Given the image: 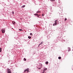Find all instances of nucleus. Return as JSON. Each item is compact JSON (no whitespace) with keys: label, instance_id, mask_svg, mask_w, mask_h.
Returning <instances> with one entry per match:
<instances>
[{"label":"nucleus","instance_id":"20","mask_svg":"<svg viewBox=\"0 0 73 73\" xmlns=\"http://www.w3.org/2000/svg\"><path fill=\"white\" fill-rule=\"evenodd\" d=\"M30 35H31V36H32V33H30Z\"/></svg>","mask_w":73,"mask_h":73},{"label":"nucleus","instance_id":"17","mask_svg":"<svg viewBox=\"0 0 73 73\" xmlns=\"http://www.w3.org/2000/svg\"><path fill=\"white\" fill-rule=\"evenodd\" d=\"M40 12V11H38L37 12V13H39Z\"/></svg>","mask_w":73,"mask_h":73},{"label":"nucleus","instance_id":"12","mask_svg":"<svg viewBox=\"0 0 73 73\" xmlns=\"http://www.w3.org/2000/svg\"><path fill=\"white\" fill-rule=\"evenodd\" d=\"M2 49V48H0V52H1Z\"/></svg>","mask_w":73,"mask_h":73},{"label":"nucleus","instance_id":"18","mask_svg":"<svg viewBox=\"0 0 73 73\" xmlns=\"http://www.w3.org/2000/svg\"><path fill=\"white\" fill-rule=\"evenodd\" d=\"M24 61H26L27 60H26V59H25V58H24Z\"/></svg>","mask_w":73,"mask_h":73},{"label":"nucleus","instance_id":"9","mask_svg":"<svg viewBox=\"0 0 73 73\" xmlns=\"http://www.w3.org/2000/svg\"><path fill=\"white\" fill-rule=\"evenodd\" d=\"M58 58L59 60H60V59H61V57L60 56H59V57H58Z\"/></svg>","mask_w":73,"mask_h":73},{"label":"nucleus","instance_id":"24","mask_svg":"<svg viewBox=\"0 0 73 73\" xmlns=\"http://www.w3.org/2000/svg\"><path fill=\"white\" fill-rule=\"evenodd\" d=\"M37 17H40V15H38L37 16Z\"/></svg>","mask_w":73,"mask_h":73},{"label":"nucleus","instance_id":"23","mask_svg":"<svg viewBox=\"0 0 73 73\" xmlns=\"http://www.w3.org/2000/svg\"><path fill=\"white\" fill-rule=\"evenodd\" d=\"M66 20H67V19H66V18L65 19V21H66Z\"/></svg>","mask_w":73,"mask_h":73},{"label":"nucleus","instance_id":"1","mask_svg":"<svg viewBox=\"0 0 73 73\" xmlns=\"http://www.w3.org/2000/svg\"><path fill=\"white\" fill-rule=\"evenodd\" d=\"M57 20H56L54 21L55 23L53 24V26H54V25H57Z\"/></svg>","mask_w":73,"mask_h":73},{"label":"nucleus","instance_id":"4","mask_svg":"<svg viewBox=\"0 0 73 73\" xmlns=\"http://www.w3.org/2000/svg\"><path fill=\"white\" fill-rule=\"evenodd\" d=\"M68 52H69V51H70V48H68Z\"/></svg>","mask_w":73,"mask_h":73},{"label":"nucleus","instance_id":"11","mask_svg":"<svg viewBox=\"0 0 73 73\" xmlns=\"http://www.w3.org/2000/svg\"><path fill=\"white\" fill-rule=\"evenodd\" d=\"M28 70V69H25V72H27V71Z\"/></svg>","mask_w":73,"mask_h":73},{"label":"nucleus","instance_id":"22","mask_svg":"<svg viewBox=\"0 0 73 73\" xmlns=\"http://www.w3.org/2000/svg\"><path fill=\"white\" fill-rule=\"evenodd\" d=\"M41 43L42 44H43V42H41Z\"/></svg>","mask_w":73,"mask_h":73},{"label":"nucleus","instance_id":"8","mask_svg":"<svg viewBox=\"0 0 73 73\" xmlns=\"http://www.w3.org/2000/svg\"><path fill=\"white\" fill-rule=\"evenodd\" d=\"M25 7V5H24L22 6L21 8H24V7Z\"/></svg>","mask_w":73,"mask_h":73},{"label":"nucleus","instance_id":"6","mask_svg":"<svg viewBox=\"0 0 73 73\" xmlns=\"http://www.w3.org/2000/svg\"><path fill=\"white\" fill-rule=\"evenodd\" d=\"M34 15L35 16H38V14H34Z\"/></svg>","mask_w":73,"mask_h":73},{"label":"nucleus","instance_id":"15","mask_svg":"<svg viewBox=\"0 0 73 73\" xmlns=\"http://www.w3.org/2000/svg\"><path fill=\"white\" fill-rule=\"evenodd\" d=\"M46 64H48V62H46Z\"/></svg>","mask_w":73,"mask_h":73},{"label":"nucleus","instance_id":"14","mask_svg":"<svg viewBox=\"0 0 73 73\" xmlns=\"http://www.w3.org/2000/svg\"><path fill=\"white\" fill-rule=\"evenodd\" d=\"M40 45H42V44L41 43H40V44H39V45H38V46H40Z\"/></svg>","mask_w":73,"mask_h":73},{"label":"nucleus","instance_id":"19","mask_svg":"<svg viewBox=\"0 0 73 73\" xmlns=\"http://www.w3.org/2000/svg\"><path fill=\"white\" fill-rule=\"evenodd\" d=\"M50 1H55V0H50Z\"/></svg>","mask_w":73,"mask_h":73},{"label":"nucleus","instance_id":"26","mask_svg":"<svg viewBox=\"0 0 73 73\" xmlns=\"http://www.w3.org/2000/svg\"><path fill=\"white\" fill-rule=\"evenodd\" d=\"M27 71L28 73V72H29V70H28Z\"/></svg>","mask_w":73,"mask_h":73},{"label":"nucleus","instance_id":"21","mask_svg":"<svg viewBox=\"0 0 73 73\" xmlns=\"http://www.w3.org/2000/svg\"><path fill=\"white\" fill-rule=\"evenodd\" d=\"M44 16V14H42V16Z\"/></svg>","mask_w":73,"mask_h":73},{"label":"nucleus","instance_id":"13","mask_svg":"<svg viewBox=\"0 0 73 73\" xmlns=\"http://www.w3.org/2000/svg\"><path fill=\"white\" fill-rule=\"evenodd\" d=\"M19 31H23V30H22V29H19Z\"/></svg>","mask_w":73,"mask_h":73},{"label":"nucleus","instance_id":"25","mask_svg":"<svg viewBox=\"0 0 73 73\" xmlns=\"http://www.w3.org/2000/svg\"><path fill=\"white\" fill-rule=\"evenodd\" d=\"M38 69H41V68H38Z\"/></svg>","mask_w":73,"mask_h":73},{"label":"nucleus","instance_id":"3","mask_svg":"<svg viewBox=\"0 0 73 73\" xmlns=\"http://www.w3.org/2000/svg\"><path fill=\"white\" fill-rule=\"evenodd\" d=\"M12 23L13 24H14V25H15V24H16V22H15V21H13L12 22Z\"/></svg>","mask_w":73,"mask_h":73},{"label":"nucleus","instance_id":"16","mask_svg":"<svg viewBox=\"0 0 73 73\" xmlns=\"http://www.w3.org/2000/svg\"><path fill=\"white\" fill-rule=\"evenodd\" d=\"M12 14H13V15L14 14V12L12 11Z\"/></svg>","mask_w":73,"mask_h":73},{"label":"nucleus","instance_id":"2","mask_svg":"<svg viewBox=\"0 0 73 73\" xmlns=\"http://www.w3.org/2000/svg\"><path fill=\"white\" fill-rule=\"evenodd\" d=\"M5 29H2L1 30L2 32L3 33H5Z\"/></svg>","mask_w":73,"mask_h":73},{"label":"nucleus","instance_id":"27","mask_svg":"<svg viewBox=\"0 0 73 73\" xmlns=\"http://www.w3.org/2000/svg\"><path fill=\"white\" fill-rule=\"evenodd\" d=\"M12 29H13V28H12Z\"/></svg>","mask_w":73,"mask_h":73},{"label":"nucleus","instance_id":"5","mask_svg":"<svg viewBox=\"0 0 73 73\" xmlns=\"http://www.w3.org/2000/svg\"><path fill=\"white\" fill-rule=\"evenodd\" d=\"M7 72L8 73H11V71H9V70H8L7 71Z\"/></svg>","mask_w":73,"mask_h":73},{"label":"nucleus","instance_id":"10","mask_svg":"<svg viewBox=\"0 0 73 73\" xmlns=\"http://www.w3.org/2000/svg\"><path fill=\"white\" fill-rule=\"evenodd\" d=\"M44 71L47 70V68H46L45 69H44Z\"/></svg>","mask_w":73,"mask_h":73},{"label":"nucleus","instance_id":"7","mask_svg":"<svg viewBox=\"0 0 73 73\" xmlns=\"http://www.w3.org/2000/svg\"><path fill=\"white\" fill-rule=\"evenodd\" d=\"M28 38H29V39H31V36H29L28 37Z\"/></svg>","mask_w":73,"mask_h":73}]
</instances>
